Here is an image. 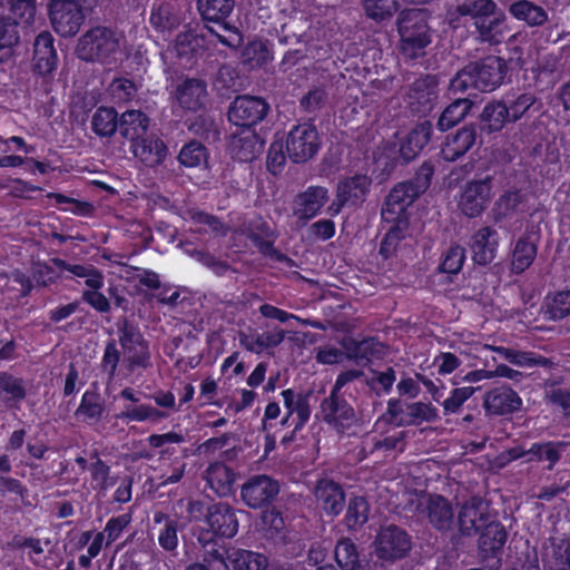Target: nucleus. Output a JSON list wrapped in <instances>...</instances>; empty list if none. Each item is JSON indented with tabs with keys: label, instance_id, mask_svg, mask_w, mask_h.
Returning <instances> with one entry per match:
<instances>
[{
	"label": "nucleus",
	"instance_id": "obj_1",
	"mask_svg": "<svg viewBox=\"0 0 570 570\" xmlns=\"http://www.w3.org/2000/svg\"><path fill=\"white\" fill-rule=\"evenodd\" d=\"M507 73V61L498 56H488L471 61L451 79L449 94L455 96L473 88L483 92L495 90L503 83Z\"/></svg>",
	"mask_w": 570,
	"mask_h": 570
},
{
	"label": "nucleus",
	"instance_id": "obj_2",
	"mask_svg": "<svg viewBox=\"0 0 570 570\" xmlns=\"http://www.w3.org/2000/svg\"><path fill=\"white\" fill-rule=\"evenodd\" d=\"M433 174L434 165L428 160L420 166L413 178L396 184L385 198L382 218L394 222L404 217L406 208L430 187Z\"/></svg>",
	"mask_w": 570,
	"mask_h": 570
},
{
	"label": "nucleus",
	"instance_id": "obj_3",
	"mask_svg": "<svg viewBox=\"0 0 570 570\" xmlns=\"http://www.w3.org/2000/svg\"><path fill=\"white\" fill-rule=\"evenodd\" d=\"M120 40L116 29L95 26L78 38L75 55L85 62L110 63L119 51Z\"/></svg>",
	"mask_w": 570,
	"mask_h": 570
},
{
	"label": "nucleus",
	"instance_id": "obj_4",
	"mask_svg": "<svg viewBox=\"0 0 570 570\" xmlns=\"http://www.w3.org/2000/svg\"><path fill=\"white\" fill-rule=\"evenodd\" d=\"M400 33V50L409 59L425 55V48L431 43L430 27L426 13L420 9L402 10L397 17Z\"/></svg>",
	"mask_w": 570,
	"mask_h": 570
},
{
	"label": "nucleus",
	"instance_id": "obj_5",
	"mask_svg": "<svg viewBox=\"0 0 570 570\" xmlns=\"http://www.w3.org/2000/svg\"><path fill=\"white\" fill-rule=\"evenodd\" d=\"M373 544L377 562L381 561L379 568L382 569L384 562L393 563L405 558L412 549V539L401 527L390 524L380 528Z\"/></svg>",
	"mask_w": 570,
	"mask_h": 570
},
{
	"label": "nucleus",
	"instance_id": "obj_6",
	"mask_svg": "<svg viewBox=\"0 0 570 570\" xmlns=\"http://www.w3.org/2000/svg\"><path fill=\"white\" fill-rule=\"evenodd\" d=\"M48 14L53 30L65 38L76 36L86 19L79 0H50Z\"/></svg>",
	"mask_w": 570,
	"mask_h": 570
},
{
	"label": "nucleus",
	"instance_id": "obj_7",
	"mask_svg": "<svg viewBox=\"0 0 570 570\" xmlns=\"http://www.w3.org/2000/svg\"><path fill=\"white\" fill-rule=\"evenodd\" d=\"M321 147L316 127L304 122L294 126L286 136L287 157L295 164H304L312 159Z\"/></svg>",
	"mask_w": 570,
	"mask_h": 570
},
{
	"label": "nucleus",
	"instance_id": "obj_8",
	"mask_svg": "<svg viewBox=\"0 0 570 570\" xmlns=\"http://www.w3.org/2000/svg\"><path fill=\"white\" fill-rule=\"evenodd\" d=\"M479 534L478 550L482 563L490 570H499L508 540L505 527L501 522L492 520Z\"/></svg>",
	"mask_w": 570,
	"mask_h": 570
},
{
	"label": "nucleus",
	"instance_id": "obj_9",
	"mask_svg": "<svg viewBox=\"0 0 570 570\" xmlns=\"http://www.w3.org/2000/svg\"><path fill=\"white\" fill-rule=\"evenodd\" d=\"M234 8L235 0H197V9L203 20L220 23L224 29L232 31L233 35L227 38L208 27L209 32L215 35L220 43L229 48H236L242 42V36L237 29L226 23V19L230 16Z\"/></svg>",
	"mask_w": 570,
	"mask_h": 570
},
{
	"label": "nucleus",
	"instance_id": "obj_10",
	"mask_svg": "<svg viewBox=\"0 0 570 570\" xmlns=\"http://www.w3.org/2000/svg\"><path fill=\"white\" fill-rule=\"evenodd\" d=\"M491 521L489 503L481 497L470 498L459 509L458 534L452 537V541L454 542L459 537H474Z\"/></svg>",
	"mask_w": 570,
	"mask_h": 570
},
{
	"label": "nucleus",
	"instance_id": "obj_11",
	"mask_svg": "<svg viewBox=\"0 0 570 570\" xmlns=\"http://www.w3.org/2000/svg\"><path fill=\"white\" fill-rule=\"evenodd\" d=\"M269 109L271 107L264 98L240 95L229 105L227 118L232 124L240 128H253V126L266 118Z\"/></svg>",
	"mask_w": 570,
	"mask_h": 570
},
{
	"label": "nucleus",
	"instance_id": "obj_12",
	"mask_svg": "<svg viewBox=\"0 0 570 570\" xmlns=\"http://www.w3.org/2000/svg\"><path fill=\"white\" fill-rule=\"evenodd\" d=\"M492 188L493 177L490 175L466 181L459 199L461 213L469 218L480 216L491 202Z\"/></svg>",
	"mask_w": 570,
	"mask_h": 570
},
{
	"label": "nucleus",
	"instance_id": "obj_13",
	"mask_svg": "<svg viewBox=\"0 0 570 570\" xmlns=\"http://www.w3.org/2000/svg\"><path fill=\"white\" fill-rule=\"evenodd\" d=\"M386 414L397 426L420 425L423 422H434L438 419L436 409L423 402L403 403L399 399L387 402Z\"/></svg>",
	"mask_w": 570,
	"mask_h": 570
},
{
	"label": "nucleus",
	"instance_id": "obj_14",
	"mask_svg": "<svg viewBox=\"0 0 570 570\" xmlns=\"http://www.w3.org/2000/svg\"><path fill=\"white\" fill-rule=\"evenodd\" d=\"M279 493V484L268 475L259 474L249 478L240 490L243 502L252 509H265Z\"/></svg>",
	"mask_w": 570,
	"mask_h": 570
},
{
	"label": "nucleus",
	"instance_id": "obj_15",
	"mask_svg": "<svg viewBox=\"0 0 570 570\" xmlns=\"http://www.w3.org/2000/svg\"><path fill=\"white\" fill-rule=\"evenodd\" d=\"M416 509L425 514L429 524L442 534L451 532L454 528L455 512L452 503L440 494H428Z\"/></svg>",
	"mask_w": 570,
	"mask_h": 570
},
{
	"label": "nucleus",
	"instance_id": "obj_16",
	"mask_svg": "<svg viewBox=\"0 0 570 570\" xmlns=\"http://www.w3.org/2000/svg\"><path fill=\"white\" fill-rule=\"evenodd\" d=\"M117 328L120 334L119 343L129 354L131 365L146 367L149 358L148 346L139 330L127 317L117 321Z\"/></svg>",
	"mask_w": 570,
	"mask_h": 570
},
{
	"label": "nucleus",
	"instance_id": "obj_17",
	"mask_svg": "<svg viewBox=\"0 0 570 570\" xmlns=\"http://www.w3.org/2000/svg\"><path fill=\"white\" fill-rule=\"evenodd\" d=\"M321 414L324 422L336 429H345L356 421L354 407L337 391H331L330 395L321 403Z\"/></svg>",
	"mask_w": 570,
	"mask_h": 570
},
{
	"label": "nucleus",
	"instance_id": "obj_18",
	"mask_svg": "<svg viewBox=\"0 0 570 570\" xmlns=\"http://www.w3.org/2000/svg\"><path fill=\"white\" fill-rule=\"evenodd\" d=\"M540 238L539 226L528 225L524 234L517 240L512 252L511 271L513 273L521 274L530 267L537 256Z\"/></svg>",
	"mask_w": 570,
	"mask_h": 570
},
{
	"label": "nucleus",
	"instance_id": "obj_19",
	"mask_svg": "<svg viewBox=\"0 0 570 570\" xmlns=\"http://www.w3.org/2000/svg\"><path fill=\"white\" fill-rule=\"evenodd\" d=\"M206 522L214 535L227 539L236 535L239 525L236 510L224 502L208 505Z\"/></svg>",
	"mask_w": 570,
	"mask_h": 570
},
{
	"label": "nucleus",
	"instance_id": "obj_20",
	"mask_svg": "<svg viewBox=\"0 0 570 570\" xmlns=\"http://www.w3.org/2000/svg\"><path fill=\"white\" fill-rule=\"evenodd\" d=\"M53 37L48 31L40 32L33 43V71L43 79H51L58 65Z\"/></svg>",
	"mask_w": 570,
	"mask_h": 570
},
{
	"label": "nucleus",
	"instance_id": "obj_21",
	"mask_svg": "<svg viewBox=\"0 0 570 570\" xmlns=\"http://www.w3.org/2000/svg\"><path fill=\"white\" fill-rule=\"evenodd\" d=\"M433 126L429 120L419 122L410 132L401 140L399 148V157L396 161L401 165H407L413 161L423 148L430 142Z\"/></svg>",
	"mask_w": 570,
	"mask_h": 570
},
{
	"label": "nucleus",
	"instance_id": "obj_22",
	"mask_svg": "<svg viewBox=\"0 0 570 570\" xmlns=\"http://www.w3.org/2000/svg\"><path fill=\"white\" fill-rule=\"evenodd\" d=\"M372 178L364 174H355L338 181L336 198L338 207L344 205L358 206L363 204L370 191Z\"/></svg>",
	"mask_w": 570,
	"mask_h": 570
},
{
	"label": "nucleus",
	"instance_id": "obj_23",
	"mask_svg": "<svg viewBox=\"0 0 570 570\" xmlns=\"http://www.w3.org/2000/svg\"><path fill=\"white\" fill-rule=\"evenodd\" d=\"M263 144V139L253 128H240L230 136L229 150L234 159L247 163L262 153Z\"/></svg>",
	"mask_w": 570,
	"mask_h": 570
},
{
	"label": "nucleus",
	"instance_id": "obj_24",
	"mask_svg": "<svg viewBox=\"0 0 570 570\" xmlns=\"http://www.w3.org/2000/svg\"><path fill=\"white\" fill-rule=\"evenodd\" d=\"M317 504L327 515H338L345 507L342 485L331 479H321L314 488Z\"/></svg>",
	"mask_w": 570,
	"mask_h": 570
},
{
	"label": "nucleus",
	"instance_id": "obj_25",
	"mask_svg": "<svg viewBox=\"0 0 570 570\" xmlns=\"http://www.w3.org/2000/svg\"><path fill=\"white\" fill-rule=\"evenodd\" d=\"M522 401L518 393L508 386L490 390L483 399V406L488 414L507 415L519 411Z\"/></svg>",
	"mask_w": 570,
	"mask_h": 570
},
{
	"label": "nucleus",
	"instance_id": "obj_26",
	"mask_svg": "<svg viewBox=\"0 0 570 570\" xmlns=\"http://www.w3.org/2000/svg\"><path fill=\"white\" fill-rule=\"evenodd\" d=\"M479 132L476 124H470L446 136L441 149L443 158L446 161H455L465 155L475 144Z\"/></svg>",
	"mask_w": 570,
	"mask_h": 570
},
{
	"label": "nucleus",
	"instance_id": "obj_27",
	"mask_svg": "<svg viewBox=\"0 0 570 570\" xmlns=\"http://www.w3.org/2000/svg\"><path fill=\"white\" fill-rule=\"evenodd\" d=\"M207 83L200 78H186L176 87V98L180 107L198 110L207 101Z\"/></svg>",
	"mask_w": 570,
	"mask_h": 570
},
{
	"label": "nucleus",
	"instance_id": "obj_28",
	"mask_svg": "<svg viewBox=\"0 0 570 570\" xmlns=\"http://www.w3.org/2000/svg\"><path fill=\"white\" fill-rule=\"evenodd\" d=\"M478 38L481 42L499 45L509 36V27L504 12L498 7L491 18L474 21Z\"/></svg>",
	"mask_w": 570,
	"mask_h": 570
},
{
	"label": "nucleus",
	"instance_id": "obj_29",
	"mask_svg": "<svg viewBox=\"0 0 570 570\" xmlns=\"http://www.w3.org/2000/svg\"><path fill=\"white\" fill-rule=\"evenodd\" d=\"M327 200V189L309 187L294 200L293 214L302 224L313 218Z\"/></svg>",
	"mask_w": 570,
	"mask_h": 570
},
{
	"label": "nucleus",
	"instance_id": "obj_30",
	"mask_svg": "<svg viewBox=\"0 0 570 570\" xmlns=\"http://www.w3.org/2000/svg\"><path fill=\"white\" fill-rule=\"evenodd\" d=\"M148 116L140 111L130 109L121 114L118 119V131L125 139L131 142H137L144 139L149 128Z\"/></svg>",
	"mask_w": 570,
	"mask_h": 570
},
{
	"label": "nucleus",
	"instance_id": "obj_31",
	"mask_svg": "<svg viewBox=\"0 0 570 570\" xmlns=\"http://www.w3.org/2000/svg\"><path fill=\"white\" fill-rule=\"evenodd\" d=\"M342 346L348 358L355 360L357 363L368 362L371 357H381L384 354V344L375 337H367L356 341L352 337L343 338Z\"/></svg>",
	"mask_w": 570,
	"mask_h": 570
},
{
	"label": "nucleus",
	"instance_id": "obj_32",
	"mask_svg": "<svg viewBox=\"0 0 570 570\" xmlns=\"http://www.w3.org/2000/svg\"><path fill=\"white\" fill-rule=\"evenodd\" d=\"M335 560L342 570H379V563L365 562L351 539L340 540L335 547Z\"/></svg>",
	"mask_w": 570,
	"mask_h": 570
},
{
	"label": "nucleus",
	"instance_id": "obj_33",
	"mask_svg": "<svg viewBox=\"0 0 570 570\" xmlns=\"http://www.w3.org/2000/svg\"><path fill=\"white\" fill-rule=\"evenodd\" d=\"M510 120L508 106L503 101H492L485 105L479 116L476 128L480 132H498Z\"/></svg>",
	"mask_w": 570,
	"mask_h": 570
},
{
	"label": "nucleus",
	"instance_id": "obj_34",
	"mask_svg": "<svg viewBox=\"0 0 570 570\" xmlns=\"http://www.w3.org/2000/svg\"><path fill=\"white\" fill-rule=\"evenodd\" d=\"M135 157L139 158L148 167L160 165L167 156L168 148L165 142L155 137H148L134 142L131 146Z\"/></svg>",
	"mask_w": 570,
	"mask_h": 570
},
{
	"label": "nucleus",
	"instance_id": "obj_35",
	"mask_svg": "<svg viewBox=\"0 0 570 570\" xmlns=\"http://www.w3.org/2000/svg\"><path fill=\"white\" fill-rule=\"evenodd\" d=\"M497 232L487 226L479 229L472 237L471 250L472 258L475 264L485 266L493 262L497 252V242H491L490 238Z\"/></svg>",
	"mask_w": 570,
	"mask_h": 570
},
{
	"label": "nucleus",
	"instance_id": "obj_36",
	"mask_svg": "<svg viewBox=\"0 0 570 570\" xmlns=\"http://www.w3.org/2000/svg\"><path fill=\"white\" fill-rule=\"evenodd\" d=\"M508 10L514 19L531 28L541 27L549 20L546 9L530 0H517L509 6Z\"/></svg>",
	"mask_w": 570,
	"mask_h": 570
},
{
	"label": "nucleus",
	"instance_id": "obj_37",
	"mask_svg": "<svg viewBox=\"0 0 570 570\" xmlns=\"http://www.w3.org/2000/svg\"><path fill=\"white\" fill-rule=\"evenodd\" d=\"M474 101L470 98H454L441 112L436 128L444 132L459 125L470 114Z\"/></svg>",
	"mask_w": 570,
	"mask_h": 570
},
{
	"label": "nucleus",
	"instance_id": "obj_38",
	"mask_svg": "<svg viewBox=\"0 0 570 570\" xmlns=\"http://www.w3.org/2000/svg\"><path fill=\"white\" fill-rule=\"evenodd\" d=\"M436 87L438 79L432 75H425L412 83L409 92V97L412 100L411 104L417 102L423 107L417 109V111L425 112L431 110L434 100L438 98Z\"/></svg>",
	"mask_w": 570,
	"mask_h": 570
},
{
	"label": "nucleus",
	"instance_id": "obj_39",
	"mask_svg": "<svg viewBox=\"0 0 570 570\" xmlns=\"http://www.w3.org/2000/svg\"><path fill=\"white\" fill-rule=\"evenodd\" d=\"M206 480L210 489H213L218 497L224 498L232 493L235 473L229 466L217 462L210 464L206 470Z\"/></svg>",
	"mask_w": 570,
	"mask_h": 570
},
{
	"label": "nucleus",
	"instance_id": "obj_40",
	"mask_svg": "<svg viewBox=\"0 0 570 570\" xmlns=\"http://www.w3.org/2000/svg\"><path fill=\"white\" fill-rule=\"evenodd\" d=\"M527 200V195L520 189L504 191L492 208V218L494 223H501L507 217L514 215L521 204Z\"/></svg>",
	"mask_w": 570,
	"mask_h": 570
},
{
	"label": "nucleus",
	"instance_id": "obj_41",
	"mask_svg": "<svg viewBox=\"0 0 570 570\" xmlns=\"http://www.w3.org/2000/svg\"><path fill=\"white\" fill-rule=\"evenodd\" d=\"M227 560L234 570H266L268 566L264 554L242 549L230 552Z\"/></svg>",
	"mask_w": 570,
	"mask_h": 570
},
{
	"label": "nucleus",
	"instance_id": "obj_42",
	"mask_svg": "<svg viewBox=\"0 0 570 570\" xmlns=\"http://www.w3.org/2000/svg\"><path fill=\"white\" fill-rule=\"evenodd\" d=\"M118 114L112 107H99L91 119L94 132L100 137H111L118 130Z\"/></svg>",
	"mask_w": 570,
	"mask_h": 570
},
{
	"label": "nucleus",
	"instance_id": "obj_43",
	"mask_svg": "<svg viewBox=\"0 0 570 570\" xmlns=\"http://www.w3.org/2000/svg\"><path fill=\"white\" fill-rule=\"evenodd\" d=\"M370 505L364 497H353L347 503L345 523L350 530H357L368 520Z\"/></svg>",
	"mask_w": 570,
	"mask_h": 570
},
{
	"label": "nucleus",
	"instance_id": "obj_44",
	"mask_svg": "<svg viewBox=\"0 0 570 570\" xmlns=\"http://www.w3.org/2000/svg\"><path fill=\"white\" fill-rule=\"evenodd\" d=\"M497 8L498 4L493 0H463L456 6V12L479 21V19L491 18Z\"/></svg>",
	"mask_w": 570,
	"mask_h": 570
},
{
	"label": "nucleus",
	"instance_id": "obj_45",
	"mask_svg": "<svg viewBox=\"0 0 570 570\" xmlns=\"http://www.w3.org/2000/svg\"><path fill=\"white\" fill-rule=\"evenodd\" d=\"M0 8L7 9L23 23H32L37 11V0H0Z\"/></svg>",
	"mask_w": 570,
	"mask_h": 570
},
{
	"label": "nucleus",
	"instance_id": "obj_46",
	"mask_svg": "<svg viewBox=\"0 0 570 570\" xmlns=\"http://www.w3.org/2000/svg\"><path fill=\"white\" fill-rule=\"evenodd\" d=\"M563 449V443H535L530 449H528V453L531 455L529 461H548V469L551 470L553 465L560 460L561 450Z\"/></svg>",
	"mask_w": 570,
	"mask_h": 570
},
{
	"label": "nucleus",
	"instance_id": "obj_47",
	"mask_svg": "<svg viewBox=\"0 0 570 570\" xmlns=\"http://www.w3.org/2000/svg\"><path fill=\"white\" fill-rule=\"evenodd\" d=\"M178 161L188 168L198 167L202 164H206L207 150L199 141L191 140L181 148Z\"/></svg>",
	"mask_w": 570,
	"mask_h": 570
},
{
	"label": "nucleus",
	"instance_id": "obj_48",
	"mask_svg": "<svg viewBox=\"0 0 570 570\" xmlns=\"http://www.w3.org/2000/svg\"><path fill=\"white\" fill-rule=\"evenodd\" d=\"M363 7L368 18L383 21L397 11L399 3L396 0H363Z\"/></svg>",
	"mask_w": 570,
	"mask_h": 570
},
{
	"label": "nucleus",
	"instance_id": "obj_49",
	"mask_svg": "<svg viewBox=\"0 0 570 570\" xmlns=\"http://www.w3.org/2000/svg\"><path fill=\"white\" fill-rule=\"evenodd\" d=\"M18 26L19 18H14L11 13L0 16V48H13L19 43Z\"/></svg>",
	"mask_w": 570,
	"mask_h": 570
},
{
	"label": "nucleus",
	"instance_id": "obj_50",
	"mask_svg": "<svg viewBox=\"0 0 570 570\" xmlns=\"http://www.w3.org/2000/svg\"><path fill=\"white\" fill-rule=\"evenodd\" d=\"M247 238L258 248V250L271 258H274L277 262H285L289 266L294 265V261L286 256L285 254L277 250L273 242L269 238L263 237L258 232L248 230Z\"/></svg>",
	"mask_w": 570,
	"mask_h": 570
},
{
	"label": "nucleus",
	"instance_id": "obj_51",
	"mask_svg": "<svg viewBox=\"0 0 570 570\" xmlns=\"http://www.w3.org/2000/svg\"><path fill=\"white\" fill-rule=\"evenodd\" d=\"M105 411L104 401L96 392L87 391L82 395L81 403L77 409V415H85L90 420H99Z\"/></svg>",
	"mask_w": 570,
	"mask_h": 570
},
{
	"label": "nucleus",
	"instance_id": "obj_52",
	"mask_svg": "<svg viewBox=\"0 0 570 570\" xmlns=\"http://www.w3.org/2000/svg\"><path fill=\"white\" fill-rule=\"evenodd\" d=\"M327 99L328 95L324 87H314L301 98L299 106L305 112L312 114L322 109Z\"/></svg>",
	"mask_w": 570,
	"mask_h": 570
},
{
	"label": "nucleus",
	"instance_id": "obj_53",
	"mask_svg": "<svg viewBox=\"0 0 570 570\" xmlns=\"http://www.w3.org/2000/svg\"><path fill=\"white\" fill-rule=\"evenodd\" d=\"M465 258V249L462 246H451L440 265V271L449 274H456L461 271Z\"/></svg>",
	"mask_w": 570,
	"mask_h": 570
},
{
	"label": "nucleus",
	"instance_id": "obj_54",
	"mask_svg": "<svg viewBox=\"0 0 570 570\" xmlns=\"http://www.w3.org/2000/svg\"><path fill=\"white\" fill-rule=\"evenodd\" d=\"M544 570H570V543L564 548L561 543L553 544L551 558L544 563Z\"/></svg>",
	"mask_w": 570,
	"mask_h": 570
},
{
	"label": "nucleus",
	"instance_id": "obj_55",
	"mask_svg": "<svg viewBox=\"0 0 570 570\" xmlns=\"http://www.w3.org/2000/svg\"><path fill=\"white\" fill-rule=\"evenodd\" d=\"M552 320H562L570 314V291L558 292L548 303Z\"/></svg>",
	"mask_w": 570,
	"mask_h": 570
},
{
	"label": "nucleus",
	"instance_id": "obj_56",
	"mask_svg": "<svg viewBox=\"0 0 570 570\" xmlns=\"http://www.w3.org/2000/svg\"><path fill=\"white\" fill-rule=\"evenodd\" d=\"M209 532L205 534H200L198 540L203 543V547L206 549L203 563L207 564L209 568L214 570H218L216 564L225 566V558L218 549H216V543L212 540V538L207 539L205 535H208Z\"/></svg>",
	"mask_w": 570,
	"mask_h": 570
},
{
	"label": "nucleus",
	"instance_id": "obj_57",
	"mask_svg": "<svg viewBox=\"0 0 570 570\" xmlns=\"http://www.w3.org/2000/svg\"><path fill=\"white\" fill-rule=\"evenodd\" d=\"M194 131L208 141L219 139L220 131L214 119L207 116H198L193 124Z\"/></svg>",
	"mask_w": 570,
	"mask_h": 570
},
{
	"label": "nucleus",
	"instance_id": "obj_58",
	"mask_svg": "<svg viewBox=\"0 0 570 570\" xmlns=\"http://www.w3.org/2000/svg\"><path fill=\"white\" fill-rule=\"evenodd\" d=\"M476 387L472 386H464V387H456L452 391L451 396L444 400L443 402V409L445 413H456L462 404L470 399L474 392L476 391Z\"/></svg>",
	"mask_w": 570,
	"mask_h": 570
},
{
	"label": "nucleus",
	"instance_id": "obj_59",
	"mask_svg": "<svg viewBox=\"0 0 570 570\" xmlns=\"http://www.w3.org/2000/svg\"><path fill=\"white\" fill-rule=\"evenodd\" d=\"M0 392H6L19 401L26 397L23 381L6 372L0 373Z\"/></svg>",
	"mask_w": 570,
	"mask_h": 570
},
{
	"label": "nucleus",
	"instance_id": "obj_60",
	"mask_svg": "<svg viewBox=\"0 0 570 570\" xmlns=\"http://www.w3.org/2000/svg\"><path fill=\"white\" fill-rule=\"evenodd\" d=\"M535 96L529 92L518 96L510 106H508L510 120L512 122L518 121L535 104Z\"/></svg>",
	"mask_w": 570,
	"mask_h": 570
},
{
	"label": "nucleus",
	"instance_id": "obj_61",
	"mask_svg": "<svg viewBox=\"0 0 570 570\" xmlns=\"http://www.w3.org/2000/svg\"><path fill=\"white\" fill-rule=\"evenodd\" d=\"M69 272L78 277H85L86 285L92 289H99L102 286V274L91 265H71Z\"/></svg>",
	"mask_w": 570,
	"mask_h": 570
},
{
	"label": "nucleus",
	"instance_id": "obj_62",
	"mask_svg": "<svg viewBox=\"0 0 570 570\" xmlns=\"http://www.w3.org/2000/svg\"><path fill=\"white\" fill-rule=\"evenodd\" d=\"M216 83L222 88L237 91L239 76L236 68L227 63L222 65L216 75Z\"/></svg>",
	"mask_w": 570,
	"mask_h": 570
},
{
	"label": "nucleus",
	"instance_id": "obj_63",
	"mask_svg": "<svg viewBox=\"0 0 570 570\" xmlns=\"http://www.w3.org/2000/svg\"><path fill=\"white\" fill-rule=\"evenodd\" d=\"M285 144L283 141H274L268 149L267 167L273 174H276L286 161L287 153L284 151Z\"/></svg>",
	"mask_w": 570,
	"mask_h": 570
},
{
	"label": "nucleus",
	"instance_id": "obj_64",
	"mask_svg": "<svg viewBox=\"0 0 570 570\" xmlns=\"http://www.w3.org/2000/svg\"><path fill=\"white\" fill-rule=\"evenodd\" d=\"M243 56L252 67L259 66L268 59V50L263 42L253 41L245 47Z\"/></svg>",
	"mask_w": 570,
	"mask_h": 570
}]
</instances>
